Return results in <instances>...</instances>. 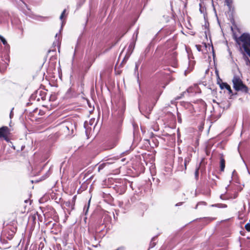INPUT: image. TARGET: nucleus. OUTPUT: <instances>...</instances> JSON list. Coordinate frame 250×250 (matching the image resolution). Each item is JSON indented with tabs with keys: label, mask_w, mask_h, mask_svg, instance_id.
Instances as JSON below:
<instances>
[{
	"label": "nucleus",
	"mask_w": 250,
	"mask_h": 250,
	"mask_svg": "<svg viewBox=\"0 0 250 250\" xmlns=\"http://www.w3.org/2000/svg\"><path fill=\"white\" fill-rule=\"evenodd\" d=\"M6 61H4L1 60L0 61V70H4L8 65V62H9V60L8 58H6Z\"/></svg>",
	"instance_id": "9"
},
{
	"label": "nucleus",
	"mask_w": 250,
	"mask_h": 250,
	"mask_svg": "<svg viewBox=\"0 0 250 250\" xmlns=\"http://www.w3.org/2000/svg\"><path fill=\"white\" fill-rule=\"evenodd\" d=\"M238 196V193L237 192H235L234 194V196L232 197L231 196H230V198H236Z\"/></svg>",
	"instance_id": "28"
},
{
	"label": "nucleus",
	"mask_w": 250,
	"mask_h": 250,
	"mask_svg": "<svg viewBox=\"0 0 250 250\" xmlns=\"http://www.w3.org/2000/svg\"><path fill=\"white\" fill-rule=\"evenodd\" d=\"M116 146V144H114L110 148H112L113 147H114L115 146Z\"/></svg>",
	"instance_id": "36"
},
{
	"label": "nucleus",
	"mask_w": 250,
	"mask_h": 250,
	"mask_svg": "<svg viewBox=\"0 0 250 250\" xmlns=\"http://www.w3.org/2000/svg\"><path fill=\"white\" fill-rule=\"evenodd\" d=\"M7 129L8 127L6 126H3L0 128V137L4 136Z\"/></svg>",
	"instance_id": "14"
},
{
	"label": "nucleus",
	"mask_w": 250,
	"mask_h": 250,
	"mask_svg": "<svg viewBox=\"0 0 250 250\" xmlns=\"http://www.w3.org/2000/svg\"><path fill=\"white\" fill-rule=\"evenodd\" d=\"M220 86L221 89L225 88V89H227L228 90L229 94L232 93V91L230 86L227 83H222L220 84Z\"/></svg>",
	"instance_id": "10"
},
{
	"label": "nucleus",
	"mask_w": 250,
	"mask_h": 250,
	"mask_svg": "<svg viewBox=\"0 0 250 250\" xmlns=\"http://www.w3.org/2000/svg\"><path fill=\"white\" fill-rule=\"evenodd\" d=\"M199 176V167L196 168L195 171V176L196 179H198Z\"/></svg>",
	"instance_id": "22"
},
{
	"label": "nucleus",
	"mask_w": 250,
	"mask_h": 250,
	"mask_svg": "<svg viewBox=\"0 0 250 250\" xmlns=\"http://www.w3.org/2000/svg\"><path fill=\"white\" fill-rule=\"evenodd\" d=\"M178 162L179 165H180V167H181L179 168V169L180 170H183V165L184 164V160L183 159L182 157L178 158Z\"/></svg>",
	"instance_id": "17"
},
{
	"label": "nucleus",
	"mask_w": 250,
	"mask_h": 250,
	"mask_svg": "<svg viewBox=\"0 0 250 250\" xmlns=\"http://www.w3.org/2000/svg\"><path fill=\"white\" fill-rule=\"evenodd\" d=\"M225 167V161L223 158V155L220 157V170L221 171L224 170Z\"/></svg>",
	"instance_id": "13"
},
{
	"label": "nucleus",
	"mask_w": 250,
	"mask_h": 250,
	"mask_svg": "<svg viewBox=\"0 0 250 250\" xmlns=\"http://www.w3.org/2000/svg\"><path fill=\"white\" fill-rule=\"evenodd\" d=\"M0 41H1V42H2V43L4 45H8L7 42V41L6 40L1 36L0 35Z\"/></svg>",
	"instance_id": "19"
},
{
	"label": "nucleus",
	"mask_w": 250,
	"mask_h": 250,
	"mask_svg": "<svg viewBox=\"0 0 250 250\" xmlns=\"http://www.w3.org/2000/svg\"><path fill=\"white\" fill-rule=\"evenodd\" d=\"M190 88H188V89H187V92H190Z\"/></svg>",
	"instance_id": "34"
},
{
	"label": "nucleus",
	"mask_w": 250,
	"mask_h": 250,
	"mask_svg": "<svg viewBox=\"0 0 250 250\" xmlns=\"http://www.w3.org/2000/svg\"><path fill=\"white\" fill-rule=\"evenodd\" d=\"M137 34H138V31H136V36H137Z\"/></svg>",
	"instance_id": "40"
},
{
	"label": "nucleus",
	"mask_w": 250,
	"mask_h": 250,
	"mask_svg": "<svg viewBox=\"0 0 250 250\" xmlns=\"http://www.w3.org/2000/svg\"><path fill=\"white\" fill-rule=\"evenodd\" d=\"M204 220L207 222V223H209L211 221H212L213 220V218H210V217H208V218H204Z\"/></svg>",
	"instance_id": "24"
},
{
	"label": "nucleus",
	"mask_w": 250,
	"mask_h": 250,
	"mask_svg": "<svg viewBox=\"0 0 250 250\" xmlns=\"http://www.w3.org/2000/svg\"><path fill=\"white\" fill-rule=\"evenodd\" d=\"M125 102L124 99L121 98L117 102H115V104L113 105L112 114L119 118H121L125 111Z\"/></svg>",
	"instance_id": "1"
},
{
	"label": "nucleus",
	"mask_w": 250,
	"mask_h": 250,
	"mask_svg": "<svg viewBox=\"0 0 250 250\" xmlns=\"http://www.w3.org/2000/svg\"><path fill=\"white\" fill-rule=\"evenodd\" d=\"M247 169H248V171L249 173L250 174V168H247Z\"/></svg>",
	"instance_id": "33"
},
{
	"label": "nucleus",
	"mask_w": 250,
	"mask_h": 250,
	"mask_svg": "<svg viewBox=\"0 0 250 250\" xmlns=\"http://www.w3.org/2000/svg\"><path fill=\"white\" fill-rule=\"evenodd\" d=\"M245 229L247 230H248V231H250V223H247L246 225H245Z\"/></svg>",
	"instance_id": "23"
},
{
	"label": "nucleus",
	"mask_w": 250,
	"mask_h": 250,
	"mask_svg": "<svg viewBox=\"0 0 250 250\" xmlns=\"http://www.w3.org/2000/svg\"><path fill=\"white\" fill-rule=\"evenodd\" d=\"M229 188V186H228L226 188L228 189ZM228 190V189H227Z\"/></svg>",
	"instance_id": "42"
},
{
	"label": "nucleus",
	"mask_w": 250,
	"mask_h": 250,
	"mask_svg": "<svg viewBox=\"0 0 250 250\" xmlns=\"http://www.w3.org/2000/svg\"><path fill=\"white\" fill-rule=\"evenodd\" d=\"M61 127L62 128V129L64 131H65V130H67L68 131L71 130L72 131H73L74 125L71 123L69 122H66L62 123L61 124Z\"/></svg>",
	"instance_id": "8"
},
{
	"label": "nucleus",
	"mask_w": 250,
	"mask_h": 250,
	"mask_svg": "<svg viewBox=\"0 0 250 250\" xmlns=\"http://www.w3.org/2000/svg\"><path fill=\"white\" fill-rule=\"evenodd\" d=\"M211 48H212V49L213 55L214 56V53L213 47L212 45L211 46Z\"/></svg>",
	"instance_id": "32"
},
{
	"label": "nucleus",
	"mask_w": 250,
	"mask_h": 250,
	"mask_svg": "<svg viewBox=\"0 0 250 250\" xmlns=\"http://www.w3.org/2000/svg\"><path fill=\"white\" fill-rule=\"evenodd\" d=\"M113 189L114 190L119 194H124L126 189V186L125 183H120L119 185H116L114 187Z\"/></svg>",
	"instance_id": "7"
},
{
	"label": "nucleus",
	"mask_w": 250,
	"mask_h": 250,
	"mask_svg": "<svg viewBox=\"0 0 250 250\" xmlns=\"http://www.w3.org/2000/svg\"><path fill=\"white\" fill-rule=\"evenodd\" d=\"M178 122H179V123H181V122H182V120H181V119H178Z\"/></svg>",
	"instance_id": "35"
},
{
	"label": "nucleus",
	"mask_w": 250,
	"mask_h": 250,
	"mask_svg": "<svg viewBox=\"0 0 250 250\" xmlns=\"http://www.w3.org/2000/svg\"><path fill=\"white\" fill-rule=\"evenodd\" d=\"M65 11H66L65 9L63 10V11H62V12L60 16V18L61 20H62V19L63 18Z\"/></svg>",
	"instance_id": "26"
},
{
	"label": "nucleus",
	"mask_w": 250,
	"mask_h": 250,
	"mask_svg": "<svg viewBox=\"0 0 250 250\" xmlns=\"http://www.w3.org/2000/svg\"><path fill=\"white\" fill-rule=\"evenodd\" d=\"M13 108L12 109V110L11 111V112L10 113V118H12V117L13 116V112H12V110H13Z\"/></svg>",
	"instance_id": "31"
},
{
	"label": "nucleus",
	"mask_w": 250,
	"mask_h": 250,
	"mask_svg": "<svg viewBox=\"0 0 250 250\" xmlns=\"http://www.w3.org/2000/svg\"><path fill=\"white\" fill-rule=\"evenodd\" d=\"M58 35V33H57L55 36L56 41H55V42H54L53 44H55V45L56 44H57V45L58 46L59 52H60V42L59 41V39H57Z\"/></svg>",
	"instance_id": "18"
},
{
	"label": "nucleus",
	"mask_w": 250,
	"mask_h": 250,
	"mask_svg": "<svg viewBox=\"0 0 250 250\" xmlns=\"http://www.w3.org/2000/svg\"><path fill=\"white\" fill-rule=\"evenodd\" d=\"M179 204H177L176 205V206H179Z\"/></svg>",
	"instance_id": "41"
},
{
	"label": "nucleus",
	"mask_w": 250,
	"mask_h": 250,
	"mask_svg": "<svg viewBox=\"0 0 250 250\" xmlns=\"http://www.w3.org/2000/svg\"><path fill=\"white\" fill-rule=\"evenodd\" d=\"M46 92L42 90H37L36 92L33 94L31 96L32 100H34L37 101H40L41 99L44 101L46 99Z\"/></svg>",
	"instance_id": "4"
},
{
	"label": "nucleus",
	"mask_w": 250,
	"mask_h": 250,
	"mask_svg": "<svg viewBox=\"0 0 250 250\" xmlns=\"http://www.w3.org/2000/svg\"><path fill=\"white\" fill-rule=\"evenodd\" d=\"M232 1V0H225V3L229 8H230Z\"/></svg>",
	"instance_id": "20"
},
{
	"label": "nucleus",
	"mask_w": 250,
	"mask_h": 250,
	"mask_svg": "<svg viewBox=\"0 0 250 250\" xmlns=\"http://www.w3.org/2000/svg\"><path fill=\"white\" fill-rule=\"evenodd\" d=\"M15 0L16 1V2L17 3H19L20 5L22 4V5H23L24 6H25L26 7H27V4L25 3H24V2H23L22 0Z\"/></svg>",
	"instance_id": "21"
},
{
	"label": "nucleus",
	"mask_w": 250,
	"mask_h": 250,
	"mask_svg": "<svg viewBox=\"0 0 250 250\" xmlns=\"http://www.w3.org/2000/svg\"><path fill=\"white\" fill-rule=\"evenodd\" d=\"M9 19V12L5 10H0V23H8Z\"/></svg>",
	"instance_id": "5"
},
{
	"label": "nucleus",
	"mask_w": 250,
	"mask_h": 250,
	"mask_svg": "<svg viewBox=\"0 0 250 250\" xmlns=\"http://www.w3.org/2000/svg\"><path fill=\"white\" fill-rule=\"evenodd\" d=\"M200 11L201 13H203V8H202L201 7V4H200Z\"/></svg>",
	"instance_id": "30"
},
{
	"label": "nucleus",
	"mask_w": 250,
	"mask_h": 250,
	"mask_svg": "<svg viewBox=\"0 0 250 250\" xmlns=\"http://www.w3.org/2000/svg\"><path fill=\"white\" fill-rule=\"evenodd\" d=\"M62 27H61V29H60V32H61V30L62 29Z\"/></svg>",
	"instance_id": "38"
},
{
	"label": "nucleus",
	"mask_w": 250,
	"mask_h": 250,
	"mask_svg": "<svg viewBox=\"0 0 250 250\" xmlns=\"http://www.w3.org/2000/svg\"><path fill=\"white\" fill-rule=\"evenodd\" d=\"M238 41L242 43V47L246 53L250 57V35L248 33H243L238 39Z\"/></svg>",
	"instance_id": "3"
},
{
	"label": "nucleus",
	"mask_w": 250,
	"mask_h": 250,
	"mask_svg": "<svg viewBox=\"0 0 250 250\" xmlns=\"http://www.w3.org/2000/svg\"><path fill=\"white\" fill-rule=\"evenodd\" d=\"M112 162H106L100 164L98 167V171H100L105 167H108L110 164H113Z\"/></svg>",
	"instance_id": "12"
},
{
	"label": "nucleus",
	"mask_w": 250,
	"mask_h": 250,
	"mask_svg": "<svg viewBox=\"0 0 250 250\" xmlns=\"http://www.w3.org/2000/svg\"><path fill=\"white\" fill-rule=\"evenodd\" d=\"M75 51H76V50H75V52H74V55H73V58L74 57V56L75 55Z\"/></svg>",
	"instance_id": "37"
},
{
	"label": "nucleus",
	"mask_w": 250,
	"mask_h": 250,
	"mask_svg": "<svg viewBox=\"0 0 250 250\" xmlns=\"http://www.w3.org/2000/svg\"><path fill=\"white\" fill-rule=\"evenodd\" d=\"M190 157L191 156H188L185 159L184 161V168H183V169L186 170L187 169V166L191 160Z\"/></svg>",
	"instance_id": "15"
},
{
	"label": "nucleus",
	"mask_w": 250,
	"mask_h": 250,
	"mask_svg": "<svg viewBox=\"0 0 250 250\" xmlns=\"http://www.w3.org/2000/svg\"><path fill=\"white\" fill-rule=\"evenodd\" d=\"M156 240H157V237H153L152 238L151 242L150 243V244H149L150 248H152L155 247V246L156 245Z\"/></svg>",
	"instance_id": "16"
},
{
	"label": "nucleus",
	"mask_w": 250,
	"mask_h": 250,
	"mask_svg": "<svg viewBox=\"0 0 250 250\" xmlns=\"http://www.w3.org/2000/svg\"><path fill=\"white\" fill-rule=\"evenodd\" d=\"M196 47L197 49V50L199 51H200L201 50V46L200 45H196Z\"/></svg>",
	"instance_id": "29"
},
{
	"label": "nucleus",
	"mask_w": 250,
	"mask_h": 250,
	"mask_svg": "<svg viewBox=\"0 0 250 250\" xmlns=\"http://www.w3.org/2000/svg\"><path fill=\"white\" fill-rule=\"evenodd\" d=\"M140 64V62L139 61H138V62H136L135 68V71L138 70Z\"/></svg>",
	"instance_id": "25"
},
{
	"label": "nucleus",
	"mask_w": 250,
	"mask_h": 250,
	"mask_svg": "<svg viewBox=\"0 0 250 250\" xmlns=\"http://www.w3.org/2000/svg\"><path fill=\"white\" fill-rule=\"evenodd\" d=\"M198 204H197V205H196L195 208H197V207H198Z\"/></svg>",
	"instance_id": "39"
},
{
	"label": "nucleus",
	"mask_w": 250,
	"mask_h": 250,
	"mask_svg": "<svg viewBox=\"0 0 250 250\" xmlns=\"http://www.w3.org/2000/svg\"><path fill=\"white\" fill-rule=\"evenodd\" d=\"M171 60L172 62H171V65L173 67H175L176 66V53L175 52H173L171 54Z\"/></svg>",
	"instance_id": "11"
},
{
	"label": "nucleus",
	"mask_w": 250,
	"mask_h": 250,
	"mask_svg": "<svg viewBox=\"0 0 250 250\" xmlns=\"http://www.w3.org/2000/svg\"><path fill=\"white\" fill-rule=\"evenodd\" d=\"M233 87L237 91H241L247 93L249 91L248 87L243 83L239 76L235 75L232 80Z\"/></svg>",
	"instance_id": "2"
},
{
	"label": "nucleus",
	"mask_w": 250,
	"mask_h": 250,
	"mask_svg": "<svg viewBox=\"0 0 250 250\" xmlns=\"http://www.w3.org/2000/svg\"><path fill=\"white\" fill-rule=\"evenodd\" d=\"M95 119H91L89 122L85 121L84 123V127L85 129V133L86 135L90 132L89 129H91V126H93V128H95L96 123H95Z\"/></svg>",
	"instance_id": "6"
},
{
	"label": "nucleus",
	"mask_w": 250,
	"mask_h": 250,
	"mask_svg": "<svg viewBox=\"0 0 250 250\" xmlns=\"http://www.w3.org/2000/svg\"><path fill=\"white\" fill-rule=\"evenodd\" d=\"M116 250H126L124 247H120L116 249Z\"/></svg>",
	"instance_id": "27"
}]
</instances>
